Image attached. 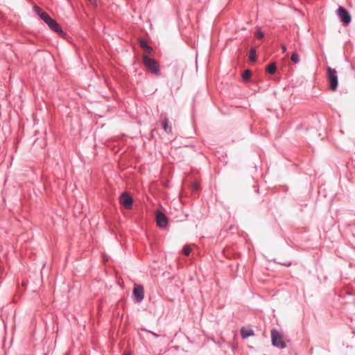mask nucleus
I'll return each instance as SVG.
<instances>
[{
    "label": "nucleus",
    "mask_w": 355,
    "mask_h": 355,
    "mask_svg": "<svg viewBox=\"0 0 355 355\" xmlns=\"http://www.w3.org/2000/svg\"><path fill=\"white\" fill-rule=\"evenodd\" d=\"M251 71L249 69L245 70L242 75V78L243 81L247 82L250 80L251 77Z\"/></svg>",
    "instance_id": "13"
},
{
    "label": "nucleus",
    "mask_w": 355,
    "mask_h": 355,
    "mask_svg": "<svg viewBox=\"0 0 355 355\" xmlns=\"http://www.w3.org/2000/svg\"><path fill=\"white\" fill-rule=\"evenodd\" d=\"M144 287L141 285L135 286L133 289V296L135 302H141L144 297Z\"/></svg>",
    "instance_id": "6"
},
{
    "label": "nucleus",
    "mask_w": 355,
    "mask_h": 355,
    "mask_svg": "<svg viewBox=\"0 0 355 355\" xmlns=\"http://www.w3.org/2000/svg\"><path fill=\"white\" fill-rule=\"evenodd\" d=\"M156 222L161 228H164L168 225V218L166 216L160 211H156Z\"/></svg>",
    "instance_id": "5"
},
{
    "label": "nucleus",
    "mask_w": 355,
    "mask_h": 355,
    "mask_svg": "<svg viewBox=\"0 0 355 355\" xmlns=\"http://www.w3.org/2000/svg\"><path fill=\"white\" fill-rule=\"evenodd\" d=\"M277 67L275 62L270 63L266 68V71L269 74H274L276 71Z\"/></svg>",
    "instance_id": "12"
},
{
    "label": "nucleus",
    "mask_w": 355,
    "mask_h": 355,
    "mask_svg": "<svg viewBox=\"0 0 355 355\" xmlns=\"http://www.w3.org/2000/svg\"><path fill=\"white\" fill-rule=\"evenodd\" d=\"M249 60L251 62H254L256 60V50L254 48H251L250 51Z\"/></svg>",
    "instance_id": "14"
},
{
    "label": "nucleus",
    "mask_w": 355,
    "mask_h": 355,
    "mask_svg": "<svg viewBox=\"0 0 355 355\" xmlns=\"http://www.w3.org/2000/svg\"><path fill=\"white\" fill-rule=\"evenodd\" d=\"M254 35L258 39H262L264 37V33L260 29H258Z\"/></svg>",
    "instance_id": "18"
},
{
    "label": "nucleus",
    "mask_w": 355,
    "mask_h": 355,
    "mask_svg": "<svg viewBox=\"0 0 355 355\" xmlns=\"http://www.w3.org/2000/svg\"><path fill=\"white\" fill-rule=\"evenodd\" d=\"M121 203L125 207L126 209H130L132 206V198L128 193H124L121 196Z\"/></svg>",
    "instance_id": "9"
},
{
    "label": "nucleus",
    "mask_w": 355,
    "mask_h": 355,
    "mask_svg": "<svg viewBox=\"0 0 355 355\" xmlns=\"http://www.w3.org/2000/svg\"><path fill=\"white\" fill-rule=\"evenodd\" d=\"M191 252V248L189 245L184 246L182 249V252L186 256H189Z\"/></svg>",
    "instance_id": "16"
},
{
    "label": "nucleus",
    "mask_w": 355,
    "mask_h": 355,
    "mask_svg": "<svg viewBox=\"0 0 355 355\" xmlns=\"http://www.w3.org/2000/svg\"><path fill=\"white\" fill-rule=\"evenodd\" d=\"M241 335L242 338L245 339L250 336H254V333L252 329L243 327L241 329Z\"/></svg>",
    "instance_id": "11"
},
{
    "label": "nucleus",
    "mask_w": 355,
    "mask_h": 355,
    "mask_svg": "<svg viewBox=\"0 0 355 355\" xmlns=\"http://www.w3.org/2000/svg\"><path fill=\"white\" fill-rule=\"evenodd\" d=\"M142 60L148 71L156 76L160 75V67L155 60L150 58L147 55H143Z\"/></svg>",
    "instance_id": "1"
},
{
    "label": "nucleus",
    "mask_w": 355,
    "mask_h": 355,
    "mask_svg": "<svg viewBox=\"0 0 355 355\" xmlns=\"http://www.w3.org/2000/svg\"><path fill=\"white\" fill-rule=\"evenodd\" d=\"M291 60H292L293 62H294L295 64H297L300 62V57L297 52H294L292 53Z\"/></svg>",
    "instance_id": "15"
},
{
    "label": "nucleus",
    "mask_w": 355,
    "mask_h": 355,
    "mask_svg": "<svg viewBox=\"0 0 355 355\" xmlns=\"http://www.w3.org/2000/svg\"><path fill=\"white\" fill-rule=\"evenodd\" d=\"M327 79L329 83V88L331 91H336L338 87V75L336 69L327 67Z\"/></svg>",
    "instance_id": "2"
},
{
    "label": "nucleus",
    "mask_w": 355,
    "mask_h": 355,
    "mask_svg": "<svg viewBox=\"0 0 355 355\" xmlns=\"http://www.w3.org/2000/svg\"><path fill=\"white\" fill-rule=\"evenodd\" d=\"M139 44L146 54H151L153 52V48L150 46L144 40L141 39L139 40Z\"/></svg>",
    "instance_id": "10"
},
{
    "label": "nucleus",
    "mask_w": 355,
    "mask_h": 355,
    "mask_svg": "<svg viewBox=\"0 0 355 355\" xmlns=\"http://www.w3.org/2000/svg\"><path fill=\"white\" fill-rule=\"evenodd\" d=\"M193 189L198 190V185L197 184H193Z\"/></svg>",
    "instance_id": "22"
},
{
    "label": "nucleus",
    "mask_w": 355,
    "mask_h": 355,
    "mask_svg": "<svg viewBox=\"0 0 355 355\" xmlns=\"http://www.w3.org/2000/svg\"><path fill=\"white\" fill-rule=\"evenodd\" d=\"M46 24L54 32L58 33L59 34L63 33V31H62L61 27L60 26V25L53 18L51 17L48 21H46Z\"/></svg>",
    "instance_id": "8"
},
{
    "label": "nucleus",
    "mask_w": 355,
    "mask_h": 355,
    "mask_svg": "<svg viewBox=\"0 0 355 355\" xmlns=\"http://www.w3.org/2000/svg\"><path fill=\"white\" fill-rule=\"evenodd\" d=\"M282 50L283 53L286 51V46L285 45H282Z\"/></svg>",
    "instance_id": "21"
},
{
    "label": "nucleus",
    "mask_w": 355,
    "mask_h": 355,
    "mask_svg": "<svg viewBox=\"0 0 355 355\" xmlns=\"http://www.w3.org/2000/svg\"><path fill=\"white\" fill-rule=\"evenodd\" d=\"M33 10L40 17V15L42 12H43L44 11L42 10V8H40L39 6H33Z\"/></svg>",
    "instance_id": "19"
},
{
    "label": "nucleus",
    "mask_w": 355,
    "mask_h": 355,
    "mask_svg": "<svg viewBox=\"0 0 355 355\" xmlns=\"http://www.w3.org/2000/svg\"><path fill=\"white\" fill-rule=\"evenodd\" d=\"M336 15L340 20L345 25L349 24L352 21L349 12L343 7L339 6L336 10Z\"/></svg>",
    "instance_id": "4"
},
{
    "label": "nucleus",
    "mask_w": 355,
    "mask_h": 355,
    "mask_svg": "<svg viewBox=\"0 0 355 355\" xmlns=\"http://www.w3.org/2000/svg\"><path fill=\"white\" fill-rule=\"evenodd\" d=\"M150 334H151L153 336H154L155 337L157 338L159 337V336L158 334H157L156 333L153 332V331H148Z\"/></svg>",
    "instance_id": "20"
},
{
    "label": "nucleus",
    "mask_w": 355,
    "mask_h": 355,
    "mask_svg": "<svg viewBox=\"0 0 355 355\" xmlns=\"http://www.w3.org/2000/svg\"><path fill=\"white\" fill-rule=\"evenodd\" d=\"M45 23L46 21H48L51 17L49 15V14H47L46 12H45L44 11L43 12L41 13L40 15V17Z\"/></svg>",
    "instance_id": "17"
},
{
    "label": "nucleus",
    "mask_w": 355,
    "mask_h": 355,
    "mask_svg": "<svg viewBox=\"0 0 355 355\" xmlns=\"http://www.w3.org/2000/svg\"><path fill=\"white\" fill-rule=\"evenodd\" d=\"M271 340L272 345L277 348L284 349L286 347L282 334L276 329L271 330Z\"/></svg>",
    "instance_id": "3"
},
{
    "label": "nucleus",
    "mask_w": 355,
    "mask_h": 355,
    "mask_svg": "<svg viewBox=\"0 0 355 355\" xmlns=\"http://www.w3.org/2000/svg\"><path fill=\"white\" fill-rule=\"evenodd\" d=\"M159 120L162 123V126L164 130L166 133H170L172 131V128L168 125V119L166 113H162L159 117Z\"/></svg>",
    "instance_id": "7"
}]
</instances>
